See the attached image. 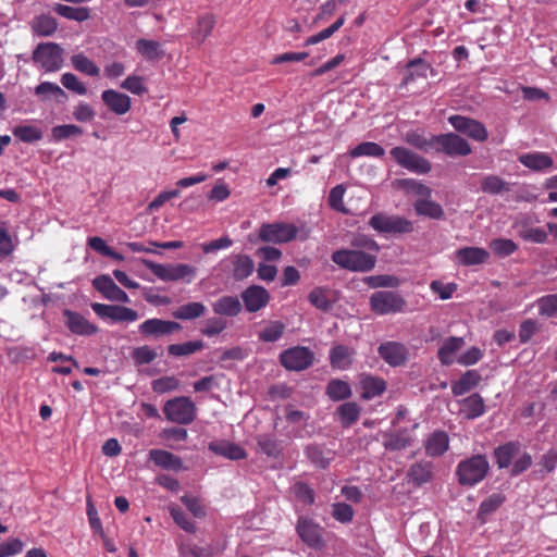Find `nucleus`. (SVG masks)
<instances>
[{"mask_svg":"<svg viewBox=\"0 0 557 557\" xmlns=\"http://www.w3.org/2000/svg\"><path fill=\"white\" fill-rule=\"evenodd\" d=\"M298 232L299 228L293 223H264L259 228V238L267 243L285 244L294 240Z\"/></svg>","mask_w":557,"mask_h":557,"instance_id":"nucleus-6","label":"nucleus"},{"mask_svg":"<svg viewBox=\"0 0 557 557\" xmlns=\"http://www.w3.org/2000/svg\"><path fill=\"white\" fill-rule=\"evenodd\" d=\"M32 28L39 36H50L57 29V22L49 15H40L33 21Z\"/></svg>","mask_w":557,"mask_h":557,"instance_id":"nucleus-56","label":"nucleus"},{"mask_svg":"<svg viewBox=\"0 0 557 557\" xmlns=\"http://www.w3.org/2000/svg\"><path fill=\"white\" fill-rule=\"evenodd\" d=\"M409 482L421 486L433 478V466L429 461H418L410 466L407 472Z\"/></svg>","mask_w":557,"mask_h":557,"instance_id":"nucleus-29","label":"nucleus"},{"mask_svg":"<svg viewBox=\"0 0 557 557\" xmlns=\"http://www.w3.org/2000/svg\"><path fill=\"white\" fill-rule=\"evenodd\" d=\"M72 66H74L76 71L89 76H98L100 74V69L95 62L82 53L72 55Z\"/></svg>","mask_w":557,"mask_h":557,"instance_id":"nucleus-54","label":"nucleus"},{"mask_svg":"<svg viewBox=\"0 0 557 557\" xmlns=\"http://www.w3.org/2000/svg\"><path fill=\"white\" fill-rule=\"evenodd\" d=\"M101 99L107 108L116 115L126 114L132 107L131 98L114 89H107L102 92Z\"/></svg>","mask_w":557,"mask_h":557,"instance_id":"nucleus-21","label":"nucleus"},{"mask_svg":"<svg viewBox=\"0 0 557 557\" xmlns=\"http://www.w3.org/2000/svg\"><path fill=\"white\" fill-rule=\"evenodd\" d=\"M94 287L111 301L129 302L128 295L109 275H99L92 281Z\"/></svg>","mask_w":557,"mask_h":557,"instance_id":"nucleus-18","label":"nucleus"},{"mask_svg":"<svg viewBox=\"0 0 557 557\" xmlns=\"http://www.w3.org/2000/svg\"><path fill=\"white\" fill-rule=\"evenodd\" d=\"M138 330L144 337L157 338L181 331L182 325L174 321L152 318L139 324Z\"/></svg>","mask_w":557,"mask_h":557,"instance_id":"nucleus-16","label":"nucleus"},{"mask_svg":"<svg viewBox=\"0 0 557 557\" xmlns=\"http://www.w3.org/2000/svg\"><path fill=\"white\" fill-rule=\"evenodd\" d=\"M490 463L485 455H473L461 460L456 468L458 483L462 486H474L485 479Z\"/></svg>","mask_w":557,"mask_h":557,"instance_id":"nucleus-2","label":"nucleus"},{"mask_svg":"<svg viewBox=\"0 0 557 557\" xmlns=\"http://www.w3.org/2000/svg\"><path fill=\"white\" fill-rule=\"evenodd\" d=\"M346 17L345 14L341 15L331 26L322 29L315 35H312L308 37L305 41V46H312L317 45L331 36H333L334 33H336L344 24H345Z\"/></svg>","mask_w":557,"mask_h":557,"instance_id":"nucleus-51","label":"nucleus"},{"mask_svg":"<svg viewBox=\"0 0 557 557\" xmlns=\"http://www.w3.org/2000/svg\"><path fill=\"white\" fill-rule=\"evenodd\" d=\"M298 536L311 548H322L325 545L323 540V528L307 517H299L296 525Z\"/></svg>","mask_w":557,"mask_h":557,"instance_id":"nucleus-12","label":"nucleus"},{"mask_svg":"<svg viewBox=\"0 0 557 557\" xmlns=\"http://www.w3.org/2000/svg\"><path fill=\"white\" fill-rule=\"evenodd\" d=\"M434 144L436 152H444L449 157H465L472 152L469 143L455 133L434 136Z\"/></svg>","mask_w":557,"mask_h":557,"instance_id":"nucleus-10","label":"nucleus"},{"mask_svg":"<svg viewBox=\"0 0 557 557\" xmlns=\"http://www.w3.org/2000/svg\"><path fill=\"white\" fill-rule=\"evenodd\" d=\"M505 497L502 494H492L487 498H485L479 507L478 517L483 522L485 518L492 512L496 511L504 503Z\"/></svg>","mask_w":557,"mask_h":557,"instance_id":"nucleus-52","label":"nucleus"},{"mask_svg":"<svg viewBox=\"0 0 557 557\" xmlns=\"http://www.w3.org/2000/svg\"><path fill=\"white\" fill-rule=\"evenodd\" d=\"M213 312L218 315L236 317L243 310V304L236 296H222L212 302Z\"/></svg>","mask_w":557,"mask_h":557,"instance_id":"nucleus-26","label":"nucleus"},{"mask_svg":"<svg viewBox=\"0 0 557 557\" xmlns=\"http://www.w3.org/2000/svg\"><path fill=\"white\" fill-rule=\"evenodd\" d=\"M448 121L457 132L467 135L473 140L483 143L488 137L486 127L474 119L456 114L449 116Z\"/></svg>","mask_w":557,"mask_h":557,"instance_id":"nucleus-13","label":"nucleus"},{"mask_svg":"<svg viewBox=\"0 0 557 557\" xmlns=\"http://www.w3.org/2000/svg\"><path fill=\"white\" fill-rule=\"evenodd\" d=\"M490 248L495 256L505 258L512 255L518 246L512 239L495 238L490 243Z\"/></svg>","mask_w":557,"mask_h":557,"instance_id":"nucleus-55","label":"nucleus"},{"mask_svg":"<svg viewBox=\"0 0 557 557\" xmlns=\"http://www.w3.org/2000/svg\"><path fill=\"white\" fill-rule=\"evenodd\" d=\"M306 456L308 459L318 468L325 469L333 460V453L331 450H324L318 445L307 446Z\"/></svg>","mask_w":557,"mask_h":557,"instance_id":"nucleus-44","label":"nucleus"},{"mask_svg":"<svg viewBox=\"0 0 557 557\" xmlns=\"http://www.w3.org/2000/svg\"><path fill=\"white\" fill-rule=\"evenodd\" d=\"M98 326L82 314L72 312V333L82 335V336H90L98 332Z\"/></svg>","mask_w":557,"mask_h":557,"instance_id":"nucleus-49","label":"nucleus"},{"mask_svg":"<svg viewBox=\"0 0 557 557\" xmlns=\"http://www.w3.org/2000/svg\"><path fill=\"white\" fill-rule=\"evenodd\" d=\"M215 25V17L212 13H205L197 18V27L193 33V37L197 40L205 41L212 33Z\"/></svg>","mask_w":557,"mask_h":557,"instance_id":"nucleus-46","label":"nucleus"},{"mask_svg":"<svg viewBox=\"0 0 557 557\" xmlns=\"http://www.w3.org/2000/svg\"><path fill=\"white\" fill-rule=\"evenodd\" d=\"M482 377L476 370L466 371L458 381L451 384V393L455 396H461L476 387Z\"/></svg>","mask_w":557,"mask_h":557,"instance_id":"nucleus-33","label":"nucleus"},{"mask_svg":"<svg viewBox=\"0 0 557 557\" xmlns=\"http://www.w3.org/2000/svg\"><path fill=\"white\" fill-rule=\"evenodd\" d=\"M33 60L47 72L57 71L62 64L61 49L51 42L41 44L34 51Z\"/></svg>","mask_w":557,"mask_h":557,"instance_id":"nucleus-14","label":"nucleus"},{"mask_svg":"<svg viewBox=\"0 0 557 557\" xmlns=\"http://www.w3.org/2000/svg\"><path fill=\"white\" fill-rule=\"evenodd\" d=\"M434 136L435 135L425 137L422 133L410 132V133H407V135H406V141L409 145L413 146L414 148L428 152L430 150H434V147H435Z\"/></svg>","mask_w":557,"mask_h":557,"instance_id":"nucleus-53","label":"nucleus"},{"mask_svg":"<svg viewBox=\"0 0 557 557\" xmlns=\"http://www.w3.org/2000/svg\"><path fill=\"white\" fill-rule=\"evenodd\" d=\"M258 449L268 457L276 458L282 451L281 442L270 434H260L256 437Z\"/></svg>","mask_w":557,"mask_h":557,"instance_id":"nucleus-41","label":"nucleus"},{"mask_svg":"<svg viewBox=\"0 0 557 557\" xmlns=\"http://www.w3.org/2000/svg\"><path fill=\"white\" fill-rule=\"evenodd\" d=\"M519 450V445L513 442H508L495 448L494 456L498 468H508Z\"/></svg>","mask_w":557,"mask_h":557,"instance_id":"nucleus-43","label":"nucleus"},{"mask_svg":"<svg viewBox=\"0 0 557 557\" xmlns=\"http://www.w3.org/2000/svg\"><path fill=\"white\" fill-rule=\"evenodd\" d=\"M326 395L333 401L345 400L351 396V387L343 380L333 379L326 385Z\"/></svg>","mask_w":557,"mask_h":557,"instance_id":"nucleus-42","label":"nucleus"},{"mask_svg":"<svg viewBox=\"0 0 557 557\" xmlns=\"http://www.w3.org/2000/svg\"><path fill=\"white\" fill-rule=\"evenodd\" d=\"M465 341L462 337L451 336L446 338L442 346L438 348L437 357L443 366H450L454 363L455 354L462 348Z\"/></svg>","mask_w":557,"mask_h":557,"instance_id":"nucleus-31","label":"nucleus"},{"mask_svg":"<svg viewBox=\"0 0 557 557\" xmlns=\"http://www.w3.org/2000/svg\"><path fill=\"white\" fill-rule=\"evenodd\" d=\"M369 305L375 314L387 315L404 312L407 301L396 292L380 290L370 296Z\"/></svg>","mask_w":557,"mask_h":557,"instance_id":"nucleus-4","label":"nucleus"},{"mask_svg":"<svg viewBox=\"0 0 557 557\" xmlns=\"http://www.w3.org/2000/svg\"><path fill=\"white\" fill-rule=\"evenodd\" d=\"M165 418L177 424H190L196 419V405L186 396L175 397L164 404Z\"/></svg>","mask_w":557,"mask_h":557,"instance_id":"nucleus-5","label":"nucleus"},{"mask_svg":"<svg viewBox=\"0 0 557 557\" xmlns=\"http://www.w3.org/2000/svg\"><path fill=\"white\" fill-rule=\"evenodd\" d=\"M460 404V413L467 419H475L485 412V404L479 394H472L462 400Z\"/></svg>","mask_w":557,"mask_h":557,"instance_id":"nucleus-32","label":"nucleus"},{"mask_svg":"<svg viewBox=\"0 0 557 557\" xmlns=\"http://www.w3.org/2000/svg\"><path fill=\"white\" fill-rule=\"evenodd\" d=\"M336 413L341 424L344 428H349L359 420L361 407L355 401H347L337 408Z\"/></svg>","mask_w":557,"mask_h":557,"instance_id":"nucleus-38","label":"nucleus"},{"mask_svg":"<svg viewBox=\"0 0 557 557\" xmlns=\"http://www.w3.org/2000/svg\"><path fill=\"white\" fill-rule=\"evenodd\" d=\"M512 184L495 174L484 175L481 180V190L488 195H499L511 190Z\"/></svg>","mask_w":557,"mask_h":557,"instance_id":"nucleus-35","label":"nucleus"},{"mask_svg":"<svg viewBox=\"0 0 557 557\" xmlns=\"http://www.w3.org/2000/svg\"><path fill=\"white\" fill-rule=\"evenodd\" d=\"M227 326L225 320L219 317H212L205 321L201 333L208 337H212L222 333Z\"/></svg>","mask_w":557,"mask_h":557,"instance_id":"nucleus-59","label":"nucleus"},{"mask_svg":"<svg viewBox=\"0 0 557 557\" xmlns=\"http://www.w3.org/2000/svg\"><path fill=\"white\" fill-rule=\"evenodd\" d=\"M240 298L246 311L253 313L265 308L271 299L270 293L259 285H251L242 292Z\"/></svg>","mask_w":557,"mask_h":557,"instance_id":"nucleus-17","label":"nucleus"},{"mask_svg":"<svg viewBox=\"0 0 557 557\" xmlns=\"http://www.w3.org/2000/svg\"><path fill=\"white\" fill-rule=\"evenodd\" d=\"M537 308L541 315L557 317V294H550L537 299Z\"/></svg>","mask_w":557,"mask_h":557,"instance_id":"nucleus-58","label":"nucleus"},{"mask_svg":"<svg viewBox=\"0 0 557 557\" xmlns=\"http://www.w3.org/2000/svg\"><path fill=\"white\" fill-rule=\"evenodd\" d=\"M490 252L481 247H462L455 251L454 260L462 267L479 265L487 262Z\"/></svg>","mask_w":557,"mask_h":557,"instance_id":"nucleus-20","label":"nucleus"},{"mask_svg":"<svg viewBox=\"0 0 557 557\" xmlns=\"http://www.w3.org/2000/svg\"><path fill=\"white\" fill-rule=\"evenodd\" d=\"M209 449L220 456H223L230 460H240L247 457L246 450L235 443L227 441L211 442Z\"/></svg>","mask_w":557,"mask_h":557,"instance_id":"nucleus-27","label":"nucleus"},{"mask_svg":"<svg viewBox=\"0 0 557 557\" xmlns=\"http://www.w3.org/2000/svg\"><path fill=\"white\" fill-rule=\"evenodd\" d=\"M354 516V508L346 503H336L332 506V517L341 523H349Z\"/></svg>","mask_w":557,"mask_h":557,"instance_id":"nucleus-60","label":"nucleus"},{"mask_svg":"<svg viewBox=\"0 0 557 557\" xmlns=\"http://www.w3.org/2000/svg\"><path fill=\"white\" fill-rule=\"evenodd\" d=\"M407 73L401 82V87H406L418 78H426L428 72H433L431 65L421 58L409 61L406 65Z\"/></svg>","mask_w":557,"mask_h":557,"instance_id":"nucleus-28","label":"nucleus"},{"mask_svg":"<svg viewBox=\"0 0 557 557\" xmlns=\"http://www.w3.org/2000/svg\"><path fill=\"white\" fill-rule=\"evenodd\" d=\"M513 227L518 230V236L525 242L535 244H544L547 242L548 235L541 227H530L527 220H517Z\"/></svg>","mask_w":557,"mask_h":557,"instance_id":"nucleus-30","label":"nucleus"},{"mask_svg":"<svg viewBox=\"0 0 557 557\" xmlns=\"http://www.w3.org/2000/svg\"><path fill=\"white\" fill-rule=\"evenodd\" d=\"M356 351L346 345H335L330 350V363L334 369L347 370L351 367Z\"/></svg>","mask_w":557,"mask_h":557,"instance_id":"nucleus-24","label":"nucleus"},{"mask_svg":"<svg viewBox=\"0 0 557 557\" xmlns=\"http://www.w3.org/2000/svg\"><path fill=\"white\" fill-rule=\"evenodd\" d=\"M519 162L533 171H546L553 166V159L544 152H530L519 157Z\"/></svg>","mask_w":557,"mask_h":557,"instance_id":"nucleus-34","label":"nucleus"},{"mask_svg":"<svg viewBox=\"0 0 557 557\" xmlns=\"http://www.w3.org/2000/svg\"><path fill=\"white\" fill-rule=\"evenodd\" d=\"M413 208L418 215H423L433 220H441L444 218V210L442 206L426 197L416 200Z\"/></svg>","mask_w":557,"mask_h":557,"instance_id":"nucleus-36","label":"nucleus"},{"mask_svg":"<svg viewBox=\"0 0 557 557\" xmlns=\"http://www.w3.org/2000/svg\"><path fill=\"white\" fill-rule=\"evenodd\" d=\"M146 267L158 278L165 282L183 281L190 283L196 276V268L190 264H162L153 261H146Z\"/></svg>","mask_w":557,"mask_h":557,"instance_id":"nucleus-3","label":"nucleus"},{"mask_svg":"<svg viewBox=\"0 0 557 557\" xmlns=\"http://www.w3.org/2000/svg\"><path fill=\"white\" fill-rule=\"evenodd\" d=\"M377 352L380 357L389 366L398 367L406 362L408 349L398 342H386L379 346Z\"/></svg>","mask_w":557,"mask_h":557,"instance_id":"nucleus-19","label":"nucleus"},{"mask_svg":"<svg viewBox=\"0 0 557 557\" xmlns=\"http://www.w3.org/2000/svg\"><path fill=\"white\" fill-rule=\"evenodd\" d=\"M91 309L100 319L110 320L114 323H131L138 319V313L136 310L124 306L92 302Z\"/></svg>","mask_w":557,"mask_h":557,"instance_id":"nucleus-11","label":"nucleus"},{"mask_svg":"<svg viewBox=\"0 0 557 557\" xmlns=\"http://www.w3.org/2000/svg\"><path fill=\"white\" fill-rule=\"evenodd\" d=\"M369 225L379 233L405 234L413 231L411 221L399 215H386L377 213L371 216Z\"/></svg>","mask_w":557,"mask_h":557,"instance_id":"nucleus-7","label":"nucleus"},{"mask_svg":"<svg viewBox=\"0 0 557 557\" xmlns=\"http://www.w3.org/2000/svg\"><path fill=\"white\" fill-rule=\"evenodd\" d=\"M363 281L372 288L397 287L399 285V280L396 276L386 274L367 276Z\"/></svg>","mask_w":557,"mask_h":557,"instance_id":"nucleus-62","label":"nucleus"},{"mask_svg":"<svg viewBox=\"0 0 557 557\" xmlns=\"http://www.w3.org/2000/svg\"><path fill=\"white\" fill-rule=\"evenodd\" d=\"M285 332V324L282 321H271L259 333L258 337L264 343L277 342Z\"/></svg>","mask_w":557,"mask_h":557,"instance_id":"nucleus-48","label":"nucleus"},{"mask_svg":"<svg viewBox=\"0 0 557 557\" xmlns=\"http://www.w3.org/2000/svg\"><path fill=\"white\" fill-rule=\"evenodd\" d=\"M449 447V437L445 431H434L424 442L425 454L430 457L444 455Z\"/></svg>","mask_w":557,"mask_h":557,"instance_id":"nucleus-23","label":"nucleus"},{"mask_svg":"<svg viewBox=\"0 0 557 557\" xmlns=\"http://www.w3.org/2000/svg\"><path fill=\"white\" fill-rule=\"evenodd\" d=\"M207 308L202 302L194 301L182 305L174 312L173 317L178 320H194L205 314Z\"/></svg>","mask_w":557,"mask_h":557,"instance_id":"nucleus-45","label":"nucleus"},{"mask_svg":"<svg viewBox=\"0 0 557 557\" xmlns=\"http://www.w3.org/2000/svg\"><path fill=\"white\" fill-rule=\"evenodd\" d=\"M351 158L359 157H373V158H382L385 154V150L382 146L373 141H364L356 146L349 152Z\"/></svg>","mask_w":557,"mask_h":557,"instance_id":"nucleus-47","label":"nucleus"},{"mask_svg":"<svg viewBox=\"0 0 557 557\" xmlns=\"http://www.w3.org/2000/svg\"><path fill=\"white\" fill-rule=\"evenodd\" d=\"M152 391L159 394L178 389L181 382L175 376H162L152 381Z\"/></svg>","mask_w":557,"mask_h":557,"instance_id":"nucleus-61","label":"nucleus"},{"mask_svg":"<svg viewBox=\"0 0 557 557\" xmlns=\"http://www.w3.org/2000/svg\"><path fill=\"white\" fill-rule=\"evenodd\" d=\"M149 459L153 463L164 470L180 471L183 469L182 459L164 449H151L149 450Z\"/></svg>","mask_w":557,"mask_h":557,"instance_id":"nucleus-25","label":"nucleus"},{"mask_svg":"<svg viewBox=\"0 0 557 557\" xmlns=\"http://www.w3.org/2000/svg\"><path fill=\"white\" fill-rule=\"evenodd\" d=\"M309 302L317 309L327 312L333 308L334 300L331 298V290L326 287H314L308 294Z\"/></svg>","mask_w":557,"mask_h":557,"instance_id":"nucleus-37","label":"nucleus"},{"mask_svg":"<svg viewBox=\"0 0 557 557\" xmlns=\"http://www.w3.org/2000/svg\"><path fill=\"white\" fill-rule=\"evenodd\" d=\"M331 260L341 269L351 272H369L376 264V256L359 249L342 248L335 250Z\"/></svg>","mask_w":557,"mask_h":557,"instance_id":"nucleus-1","label":"nucleus"},{"mask_svg":"<svg viewBox=\"0 0 557 557\" xmlns=\"http://www.w3.org/2000/svg\"><path fill=\"white\" fill-rule=\"evenodd\" d=\"M314 354L304 346H295L280 354L281 364L289 371H302L313 364Z\"/></svg>","mask_w":557,"mask_h":557,"instance_id":"nucleus-8","label":"nucleus"},{"mask_svg":"<svg viewBox=\"0 0 557 557\" xmlns=\"http://www.w3.org/2000/svg\"><path fill=\"white\" fill-rule=\"evenodd\" d=\"M35 94L42 100H55L57 102H64L67 98L65 91L57 84L44 82L35 88Z\"/></svg>","mask_w":557,"mask_h":557,"instance_id":"nucleus-40","label":"nucleus"},{"mask_svg":"<svg viewBox=\"0 0 557 557\" xmlns=\"http://www.w3.org/2000/svg\"><path fill=\"white\" fill-rule=\"evenodd\" d=\"M171 517L174 522L184 531L188 533H196V524L183 512L180 508H171Z\"/></svg>","mask_w":557,"mask_h":557,"instance_id":"nucleus-64","label":"nucleus"},{"mask_svg":"<svg viewBox=\"0 0 557 557\" xmlns=\"http://www.w3.org/2000/svg\"><path fill=\"white\" fill-rule=\"evenodd\" d=\"M224 272L235 281H243L250 276L255 269L252 259L247 255H232L223 261Z\"/></svg>","mask_w":557,"mask_h":557,"instance_id":"nucleus-15","label":"nucleus"},{"mask_svg":"<svg viewBox=\"0 0 557 557\" xmlns=\"http://www.w3.org/2000/svg\"><path fill=\"white\" fill-rule=\"evenodd\" d=\"M205 344L202 341H191L182 344H171L168 346V352L174 357H183L195 354L203 348Z\"/></svg>","mask_w":557,"mask_h":557,"instance_id":"nucleus-50","label":"nucleus"},{"mask_svg":"<svg viewBox=\"0 0 557 557\" xmlns=\"http://www.w3.org/2000/svg\"><path fill=\"white\" fill-rule=\"evenodd\" d=\"M411 438L405 434H389L385 436L384 447L391 451L403 450L411 445Z\"/></svg>","mask_w":557,"mask_h":557,"instance_id":"nucleus-57","label":"nucleus"},{"mask_svg":"<svg viewBox=\"0 0 557 557\" xmlns=\"http://www.w3.org/2000/svg\"><path fill=\"white\" fill-rule=\"evenodd\" d=\"M389 153L398 165L412 173L426 174L432 169L431 163L425 158L405 147H394Z\"/></svg>","mask_w":557,"mask_h":557,"instance_id":"nucleus-9","label":"nucleus"},{"mask_svg":"<svg viewBox=\"0 0 557 557\" xmlns=\"http://www.w3.org/2000/svg\"><path fill=\"white\" fill-rule=\"evenodd\" d=\"M132 357L137 366H144L151 363L158 357V354L152 348L145 345L135 348L132 352Z\"/></svg>","mask_w":557,"mask_h":557,"instance_id":"nucleus-63","label":"nucleus"},{"mask_svg":"<svg viewBox=\"0 0 557 557\" xmlns=\"http://www.w3.org/2000/svg\"><path fill=\"white\" fill-rule=\"evenodd\" d=\"M359 386L361 388V398L370 400L381 396L386 391V382L384 379L362 373L359 375Z\"/></svg>","mask_w":557,"mask_h":557,"instance_id":"nucleus-22","label":"nucleus"},{"mask_svg":"<svg viewBox=\"0 0 557 557\" xmlns=\"http://www.w3.org/2000/svg\"><path fill=\"white\" fill-rule=\"evenodd\" d=\"M136 50L148 61L160 60L164 55L160 42L150 39H138Z\"/></svg>","mask_w":557,"mask_h":557,"instance_id":"nucleus-39","label":"nucleus"}]
</instances>
